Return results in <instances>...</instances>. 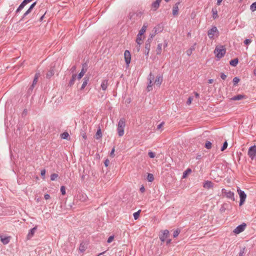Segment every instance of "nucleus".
<instances>
[{
	"instance_id": "4",
	"label": "nucleus",
	"mask_w": 256,
	"mask_h": 256,
	"mask_svg": "<svg viewBox=\"0 0 256 256\" xmlns=\"http://www.w3.org/2000/svg\"><path fill=\"white\" fill-rule=\"evenodd\" d=\"M222 192L224 194L227 198L234 201V192L231 191H228L225 188L222 190Z\"/></svg>"
},
{
	"instance_id": "42",
	"label": "nucleus",
	"mask_w": 256,
	"mask_h": 256,
	"mask_svg": "<svg viewBox=\"0 0 256 256\" xmlns=\"http://www.w3.org/2000/svg\"><path fill=\"white\" fill-rule=\"evenodd\" d=\"M152 82L148 81V84L147 86V90L148 92L152 90Z\"/></svg>"
},
{
	"instance_id": "21",
	"label": "nucleus",
	"mask_w": 256,
	"mask_h": 256,
	"mask_svg": "<svg viewBox=\"0 0 256 256\" xmlns=\"http://www.w3.org/2000/svg\"><path fill=\"white\" fill-rule=\"evenodd\" d=\"M108 80H102L100 86L103 90H106L108 88Z\"/></svg>"
},
{
	"instance_id": "49",
	"label": "nucleus",
	"mask_w": 256,
	"mask_h": 256,
	"mask_svg": "<svg viewBox=\"0 0 256 256\" xmlns=\"http://www.w3.org/2000/svg\"><path fill=\"white\" fill-rule=\"evenodd\" d=\"M154 79V75L152 74V72H150V74L149 76H148V81H152V82H153Z\"/></svg>"
},
{
	"instance_id": "63",
	"label": "nucleus",
	"mask_w": 256,
	"mask_h": 256,
	"mask_svg": "<svg viewBox=\"0 0 256 256\" xmlns=\"http://www.w3.org/2000/svg\"><path fill=\"white\" fill-rule=\"evenodd\" d=\"M110 164V160L108 159L105 160L104 162V166L107 167Z\"/></svg>"
},
{
	"instance_id": "10",
	"label": "nucleus",
	"mask_w": 256,
	"mask_h": 256,
	"mask_svg": "<svg viewBox=\"0 0 256 256\" xmlns=\"http://www.w3.org/2000/svg\"><path fill=\"white\" fill-rule=\"evenodd\" d=\"M169 235V231L167 230H164L162 232V234H161L160 236V240L162 242H164L166 238H168V236Z\"/></svg>"
},
{
	"instance_id": "19",
	"label": "nucleus",
	"mask_w": 256,
	"mask_h": 256,
	"mask_svg": "<svg viewBox=\"0 0 256 256\" xmlns=\"http://www.w3.org/2000/svg\"><path fill=\"white\" fill-rule=\"evenodd\" d=\"M28 4V3L26 2V0H24L16 10V13L20 12L22 10V9L24 7V6Z\"/></svg>"
},
{
	"instance_id": "16",
	"label": "nucleus",
	"mask_w": 256,
	"mask_h": 256,
	"mask_svg": "<svg viewBox=\"0 0 256 256\" xmlns=\"http://www.w3.org/2000/svg\"><path fill=\"white\" fill-rule=\"evenodd\" d=\"M90 80V76H86L83 78V83L80 88V90H83L86 86Z\"/></svg>"
},
{
	"instance_id": "44",
	"label": "nucleus",
	"mask_w": 256,
	"mask_h": 256,
	"mask_svg": "<svg viewBox=\"0 0 256 256\" xmlns=\"http://www.w3.org/2000/svg\"><path fill=\"white\" fill-rule=\"evenodd\" d=\"M58 176L57 174H52L50 176V180H54Z\"/></svg>"
},
{
	"instance_id": "37",
	"label": "nucleus",
	"mask_w": 256,
	"mask_h": 256,
	"mask_svg": "<svg viewBox=\"0 0 256 256\" xmlns=\"http://www.w3.org/2000/svg\"><path fill=\"white\" fill-rule=\"evenodd\" d=\"M1 240L4 244H6L9 242L10 238L8 237L1 238Z\"/></svg>"
},
{
	"instance_id": "33",
	"label": "nucleus",
	"mask_w": 256,
	"mask_h": 256,
	"mask_svg": "<svg viewBox=\"0 0 256 256\" xmlns=\"http://www.w3.org/2000/svg\"><path fill=\"white\" fill-rule=\"evenodd\" d=\"M32 8H29L24 13V14H23L22 16V18H21L20 20H23L24 18L28 15V14L30 12H31L32 10Z\"/></svg>"
},
{
	"instance_id": "56",
	"label": "nucleus",
	"mask_w": 256,
	"mask_h": 256,
	"mask_svg": "<svg viewBox=\"0 0 256 256\" xmlns=\"http://www.w3.org/2000/svg\"><path fill=\"white\" fill-rule=\"evenodd\" d=\"M148 154L150 158H154L156 156L155 154L152 152H148Z\"/></svg>"
},
{
	"instance_id": "57",
	"label": "nucleus",
	"mask_w": 256,
	"mask_h": 256,
	"mask_svg": "<svg viewBox=\"0 0 256 256\" xmlns=\"http://www.w3.org/2000/svg\"><path fill=\"white\" fill-rule=\"evenodd\" d=\"M252 40L250 39H246L244 41V44L246 45L249 44L250 43L252 42Z\"/></svg>"
},
{
	"instance_id": "59",
	"label": "nucleus",
	"mask_w": 256,
	"mask_h": 256,
	"mask_svg": "<svg viewBox=\"0 0 256 256\" xmlns=\"http://www.w3.org/2000/svg\"><path fill=\"white\" fill-rule=\"evenodd\" d=\"M192 97L191 96H190L186 102V104H188V105H190L191 103H192Z\"/></svg>"
},
{
	"instance_id": "47",
	"label": "nucleus",
	"mask_w": 256,
	"mask_h": 256,
	"mask_svg": "<svg viewBox=\"0 0 256 256\" xmlns=\"http://www.w3.org/2000/svg\"><path fill=\"white\" fill-rule=\"evenodd\" d=\"M212 14H213V18H216L218 16V14H217L218 12H217L216 10L212 8Z\"/></svg>"
},
{
	"instance_id": "64",
	"label": "nucleus",
	"mask_w": 256,
	"mask_h": 256,
	"mask_svg": "<svg viewBox=\"0 0 256 256\" xmlns=\"http://www.w3.org/2000/svg\"><path fill=\"white\" fill-rule=\"evenodd\" d=\"M164 124V122H162L160 124H158L157 126V130H160V128H161L163 126Z\"/></svg>"
},
{
	"instance_id": "25",
	"label": "nucleus",
	"mask_w": 256,
	"mask_h": 256,
	"mask_svg": "<svg viewBox=\"0 0 256 256\" xmlns=\"http://www.w3.org/2000/svg\"><path fill=\"white\" fill-rule=\"evenodd\" d=\"M76 79V74H74L72 75V78L69 82L68 86H72L74 84V82H75V80Z\"/></svg>"
},
{
	"instance_id": "5",
	"label": "nucleus",
	"mask_w": 256,
	"mask_h": 256,
	"mask_svg": "<svg viewBox=\"0 0 256 256\" xmlns=\"http://www.w3.org/2000/svg\"><path fill=\"white\" fill-rule=\"evenodd\" d=\"M237 191L240 198V206L244 203L246 198V195L244 191L242 190L239 188H238Z\"/></svg>"
},
{
	"instance_id": "22",
	"label": "nucleus",
	"mask_w": 256,
	"mask_h": 256,
	"mask_svg": "<svg viewBox=\"0 0 256 256\" xmlns=\"http://www.w3.org/2000/svg\"><path fill=\"white\" fill-rule=\"evenodd\" d=\"M246 98V96L243 94H238L233 96L231 100H239L242 98Z\"/></svg>"
},
{
	"instance_id": "61",
	"label": "nucleus",
	"mask_w": 256,
	"mask_h": 256,
	"mask_svg": "<svg viewBox=\"0 0 256 256\" xmlns=\"http://www.w3.org/2000/svg\"><path fill=\"white\" fill-rule=\"evenodd\" d=\"M40 174L42 176H43V178H44L46 174V170L44 169L41 170Z\"/></svg>"
},
{
	"instance_id": "45",
	"label": "nucleus",
	"mask_w": 256,
	"mask_h": 256,
	"mask_svg": "<svg viewBox=\"0 0 256 256\" xmlns=\"http://www.w3.org/2000/svg\"><path fill=\"white\" fill-rule=\"evenodd\" d=\"M240 80L238 78L234 77L232 80V82L234 83V86L236 85V84L240 82Z\"/></svg>"
},
{
	"instance_id": "40",
	"label": "nucleus",
	"mask_w": 256,
	"mask_h": 256,
	"mask_svg": "<svg viewBox=\"0 0 256 256\" xmlns=\"http://www.w3.org/2000/svg\"><path fill=\"white\" fill-rule=\"evenodd\" d=\"M142 41V36L139 35V34H138L136 42L138 45L140 44Z\"/></svg>"
},
{
	"instance_id": "7",
	"label": "nucleus",
	"mask_w": 256,
	"mask_h": 256,
	"mask_svg": "<svg viewBox=\"0 0 256 256\" xmlns=\"http://www.w3.org/2000/svg\"><path fill=\"white\" fill-rule=\"evenodd\" d=\"M142 15V12H137L136 13H132L130 12L128 16L130 19L131 20H134L133 22H134L135 18L136 19L140 18Z\"/></svg>"
},
{
	"instance_id": "13",
	"label": "nucleus",
	"mask_w": 256,
	"mask_h": 256,
	"mask_svg": "<svg viewBox=\"0 0 256 256\" xmlns=\"http://www.w3.org/2000/svg\"><path fill=\"white\" fill-rule=\"evenodd\" d=\"M180 2H176L174 6L172 8V14L174 16H176L178 14V5L180 4Z\"/></svg>"
},
{
	"instance_id": "53",
	"label": "nucleus",
	"mask_w": 256,
	"mask_h": 256,
	"mask_svg": "<svg viewBox=\"0 0 256 256\" xmlns=\"http://www.w3.org/2000/svg\"><path fill=\"white\" fill-rule=\"evenodd\" d=\"M84 74L80 72L79 74L77 76L76 75V78L78 80H80L82 77L84 76Z\"/></svg>"
},
{
	"instance_id": "62",
	"label": "nucleus",
	"mask_w": 256,
	"mask_h": 256,
	"mask_svg": "<svg viewBox=\"0 0 256 256\" xmlns=\"http://www.w3.org/2000/svg\"><path fill=\"white\" fill-rule=\"evenodd\" d=\"M114 148H113L111 150V152L110 153V156L111 157H114Z\"/></svg>"
},
{
	"instance_id": "52",
	"label": "nucleus",
	"mask_w": 256,
	"mask_h": 256,
	"mask_svg": "<svg viewBox=\"0 0 256 256\" xmlns=\"http://www.w3.org/2000/svg\"><path fill=\"white\" fill-rule=\"evenodd\" d=\"M245 249H246L245 247L242 248L240 250V252L238 254V256H243L244 254Z\"/></svg>"
},
{
	"instance_id": "48",
	"label": "nucleus",
	"mask_w": 256,
	"mask_h": 256,
	"mask_svg": "<svg viewBox=\"0 0 256 256\" xmlns=\"http://www.w3.org/2000/svg\"><path fill=\"white\" fill-rule=\"evenodd\" d=\"M140 211V210H139L134 214V217L135 220H137L138 218Z\"/></svg>"
},
{
	"instance_id": "26",
	"label": "nucleus",
	"mask_w": 256,
	"mask_h": 256,
	"mask_svg": "<svg viewBox=\"0 0 256 256\" xmlns=\"http://www.w3.org/2000/svg\"><path fill=\"white\" fill-rule=\"evenodd\" d=\"M102 136V130H101V129L100 128H99L98 130H97V132L96 134V135H95V138L96 139V140H98L100 139V138H101Z\"/></svg>"
},
{
	"instance_id": "60",
	"label": "nucleus",
	"mask_w": 256,
	"mask_h": 256,
	"mask_svg": "<svg viewBox=\"0 0 256 256\" xmlns=\"http://www.w3.org/2000/svg\"><path fill=\"white\" fill-rule=\"evenodd\" d=\"M227 77V76L225 74H224V73H221L220 74V78L222 79L223 80H226V78Z\"/></svg>"
},
{
	"instance_id": "34",
	"label": "nucleus",
	"mask_w": 256,
	"mask_h": 256,
	"mask_svg": "<svg viewBox=\"0 0 256 256\" xmlns=\"http://www.w3.org/2000/svg\"><path fill=\"white\" fill-rule=\"evenodd\" d=\"M162 46V44H159L158 45L157 48L156 49V53L157 54H161Z\"/></svg>"
},
{
	"instance_id": "35",
	"label": "nucleus",
	"mask_w": 256,
	"mask_h": 256,
	"mask_svg": "<svg viewBox=\"0 0 256 256\" xmlns=\"http://www.w3.org/2000/svg\"><path fill=\"white\" fill-rule=\"evenodd\" d=\"M204 147L206 149H208V150L210 149L212 147V143L209 141H206Z\"/></svg>"
},
{
	"instance_id": "1",
	"label": "nucleus",
	"mask_w": 256,
	"mask_h": 256,
	"mask_svg": "<svg viewBox=\"0 0 256 256\" xmlns=\"http://www.w3.org/2000/svg\"><path fill=\"white\" fill-rule=\"evenodd\" d=\"M226 52V49L224 46H217L214 50L216 56L220 59L223 57Z\"/></svg>"
},
{
	"instance_id": "9",
	"label": "nucleus",
	"mask_w": 256,
	"mask_h": 256,
	"mask_svg": "<svg viewBox=\"0 0 256 256\" xmlns=\"http://www.w3.org/2000/svg\"><path fill=\"white\" fill-rule=\"evenodd\" d=\"M124 56L126 63V65L128 66L130 63V62L131 60V55L130 52L128 50H125L124 52Z\"/></svg>"
},
{
	"instance_id": "6",
	"label": "nucleus",
	"mask_w": 256,
	"mask_h": 256,
	"mask_svg": "<svg viewBox=\"0 0 256 256\" xmlns=\"http://www.w3.org/2000/svg\"><path fill=\"white\" fill-rule=\"evenodd\" d=\"M248 154L252 160L254 159V158L256 155V146L255 145L250 146L248 148Z\"/></svg>"
},
{
	"instance_id": "46",
	"label": "nucleus",
	"mask_w": 256,
	"mask_h": 256,
	"mask_svg": "<svg viewBox=\"0 0 256 256\" xmlns=\"http://www.w3.org/2000/svg\"><path fill=\"white\" fill-rule=\"evenodd\" d=\"M228 142L226 141L224 142L223 144V146H222L221 148V151L223 152L228 147Z\"/></svg>"
},
{
	"instance_id": "39",
	"label": "nucleus",
	"mask_w": 256,
	"mask_h": 256,
	"mask_svg": "<svg viewBox=\"0 0 256 256\" xmlns=\"http://www.w3.org/2000/svg\"><path fill=\"white\" fill-rule=\"evenodd\" d=\"M87 199V196H86L84 194H80V200L82 202H84Z\"/></svg>"
},
{
	"instance_id": "32",
	"label": "nucleus",
	"mask_w": 256,
	"mask_h": 256,
	"mask_svg": "<svg viewBox=\"0 0 256 256\" xmlns=\"http://www.w3.org/2000/svg\"><path fill=\"white\" fill-rule=\"evenodd\" d=\"M147 26H146L145 24H144L141 30H140L138 34L139 35L142 36L146 32V29Z\"/></svg>"
},
{
	"instance_id": "29",
	"label": "nucleus",
	"mask_w": 256,
	"mask_h": 256,
	"mask_svg": "<svg viewBox=\"0 0 256 256\" xmlns=\"http://www.w3.org/2000/svg\"><path fill=\"white\" fill-rule=\"evenodd\" d=\"M238 62V58H234L230 61V64L234 66H236Z\"/></svg>"
},
{
	"instance_id": "2",
	"label": "nucleus",
	"mask_w": 256,
	"mask_h": 256,
	"mask_svg": "<svg viewBox=\"0 0 256 256\" xmlns=\"http://www.w3.org/2000/svg\"><path fill=\"white\" fill-rule=\"evenodd\" d=\"M126 126V122L124 118L120 120L118 126V132L120 136H122L124 134V128Z\"/></svg>"
},
{
	"instance_id": "41",
	"label": "nucleus",
	"mask_w": 256,
	"mask_h": 256,
	"mask_svg": "<svg viewBox=\"0 0 256 256\" xmlns=\"http://www.w3.org/2000/svg\"><path fill=\"white\" fill-rule=\"evenodd\" d=\"M154 34H152L150 36V38H148V39L146 40V44H150V43L152 42V38L154 36Z\"/></svg>"
},
{
	"instance_id": "38",
	"label": "nucleus",
	"mask_w": 256,
	"mask_h": 256,
	"mask_svg": "<svg viewBox=\"0 0 256 256\" xmlns=\"http://www.w3.org/2000/svg\"><path fill=\"white\" fill-rule=\"evenodd\" d=\"M60 136L62 138L68 139L69 136V134L68 132H64L60 134Z\"/></svg>"
},
{
	"instance_id": "18",
	"label": "nucleus",
	"mask_w": 256,
	"mask_h": 256,
	"mask_svg": "<svg viewBox=\"0 0 256 256\" xmlns=\"http://www.w3.org/2000/svg\"><path fill=\"white\" fill-rule=\"evenodd\" d=\"M28 4V3L26 2V0H24L16 10V13L20 12L22 10V9L24 7V6Z\"/></svg>"
},
{
	"instance_id": "31",
	"label": "nucleus",
	"mask_w": 256,
	"mask_h": 256,
	"mask_svg": "<svg viewBox=\"0 0 256 256\" xmlns=\"http://www.w3.org/2000/svg\"><path fill=\"white\" fill-rule=\"evenodd\" d=\"M40 21L42 22L44 18L45 14H46V12H44V10H40Z\"/></svg>"
},
{
	"instance_id": "54",
	"label": "nucleus",
	"mask_w": 256,
	"mask_h": 256,
	"mask_svg": "<svg viewBox=\"0 0 256 256\" xmlns=\"http://www.w3.org/2000/svg\"><path fill=\"white\" fill-rule=\"evenodd\" d=\"M35 86H34V84H32L30 86L29 88L28 89V94H31L32 92V90L34 88Z\"/></svg>"
},
{
	"instance_id": "3",
	"label": "nucleus",
	"mask_w": 256,
	"mask_h": 256,
	"mask_svg": "<svg viewBox=\"0 0 256 256\" xmlns=\"http://www.w3.org/2000/svg\"><path fill=\"white\" fill-rule=\"evenodd\" d=\"M219 32L216 26H213L212 28L208 32V36L210 39H213L215 35L218 36Z\"/></svg>"
},
{
	"instance_id": "17",
	"label": "nucleus",
	"mask_w": 256,
	"mask_h": 256,
	"mask_svg": "<svg viewBox=\"0 0 256 256\" xmlns=\"http://www.w3.org/2000/svg\"><path fill=\"white\" fill-rule=\"evenodd\" d=\"M28 4V3L26 2V0H24L16 10V13L20 12L22 10V9L24 7V6Z\"/></svg>"
},
{
	"instance_id": "28",
	"label": "nucleus",
	"mask_w": 256,
	"mask_h": 256,
	"mask_svg": "<svg viewBox=\"0 0 256 256\" xmlns=\"http://www.w3.org/2000/svg\"><path fill=\"white\" fill-rule=\"evenodd\" d=\"M196 44H194L191 46L189 49H188L186 52V54L188 56H190L192 53V52L195 50V47H194V46Z\"/></svg>"
},
{
	"instance_id": "50",
	"label": "nucleus",
	"mask_w": 256,
	"mask_h": 256,
	"mask_svg": "<svg viewBox=\"0 0 256 256\" xmlns=\"http://www.w3.org/2000/svg\"><path fill=\"white\" fill-rule=\"evenodd\" d=\"M250 10L252 12H254L256 10V2L252 4L250 6Z\"/></svg>"
},
{
	"instance_id": "58",
	"label": "nucleus",
	"mask_w": 256,
	"mask_h": 256,
	"mask_svg": "<svg viewBox=\"0 0 256 256\" xmlns=\"http://www.w3.org/2000/svg\"><path fill=\"white\" fill-rule=\"evenodd\" d=\"M114 239V236H110L108 239V240H107V242L108 243H110Z\"/></svg>"
},
{
	"instance_id": "43",
	"label": "nucleus",
	"mask_w": 256,
	"mask_h": 256,
	"mask_svg": "<svg viewBox=\"0 0 256 256\" xmlns=\"http://www.w3.org/2000/svg\"><path fill=\"white\" fill-rule=\"evenodd\" d=\"M180 230L179 229H177L176 230H174L173 233L174 238L177 237L178 235L180 234Z\"/></svg>"
},
{
	"instance_id": "8",
	"label": "nucleus",
	"mask_w": 256,
	"mask_h": 256,
	"mask_svg": "<svg viewBox=\"0 0 256 256\" xmlns=\"http://www.w3.org/2000/svg\"><path fill=\"white\" fill-rule=\"evenodd\" d=\"M246 226V224L245 223H242V224L238 226L234 230L233 232L236 234H239L240 233L244 231Z\"/></svg>"
},
{
	"instance_id": "12",
	"label": "nucleus",
	"mask_w": 256,
	"mask_h": 256,
	"mask_svg": "<svg viewBox=\"0 0 256 256\" xmlns=\"http://www.w3.org/2000/svg\"><path fill=\"white\" fill-rule=\"evenodd\" d=\"M162 0H156L155 2L152 4V9L154 10H156L160 6V4Z\"/></svg>"
},
{
	"instance_id": "30",
	"label": "nucleus",
	"mask_w": 256,
	"mask_h": 256,
	"mask_svg": "<svg viewBox=\"0 0 256 256\" xmlns=\"http://www.w3.org/2000/svg\"><path fill=\"white\" fill-rule=\"evenodd\" d=\"M88 66L86 62L83 64L82 68V69L80 72L85 74V73L86 72V71L88 70Z\"/></svg>"
},
{
	"instance_id": "24",
	"label": "nucleus",
	"mask_w": 256,
	"mask_h": 256,
	"mask_svg": "<svg viewBox=\"0 0 256 256\" xmlns=\"http://www.w3.org/2000/svg\"><path fill=\"white\" fill-rule=\"evenodd\" d=\"M87 248V245L84 242H81L79 250L80 252H84Z\"/></svg>"
},
{
	"instance_id": "51",
	"label": "nucleus",
	"mask_w": 256,
	"mask_h": 256,
	"mask_svg": "<svg viewBox=\"0 0 256 256\" xmlns=\"http://www.w3.org/2000/svg\"><path fill=\"white\" fill-rule=\"evenodd\" d=\"M60 192L62 195H65L66 194V187L64 186H62L60 188Z\"/></svg>"
},
{
	"instance_id": "11",
	"label": "nucleus",
	"mask_w": 256,
	"mask_h": 256,
	"mask_svg": "<svg viewBox=\"0 0 256 256\" xmlns=\"http://www.w3.org/2000/svg\"><path fill=\"white\" fill-rule=\"evenodd\" d=\"M36 229L37 226H36L30 230L26 236L28 240H30L34 236Z\"/></svg>"
},
{
	"instance_id": "55",
	"label": "nucleus",
	"mask_w": 256,
	"mask_h": 256,
	"mask_svg": "<svg viewBox=\"0 0 256 256\" xmlns=\"http://www.w3.org/2000/svg\"><path fill=\"white\" fill-rule=\"evenodd\" d=\"M191 170L190 168H188L184 172V174H183V177L184 178H185L186 176V174L188 173V172H191Z\"/></svg>"
},
{
	"instance_id": "15",
	"label": "nucleus",
	"mask_w": 256,
	"mask_h": 256,
	"mask_svg": "<svg viewBox=\"0 0 256 256\" xmlns=\"http://www.w3.org/2000/svg\"><path fill=\"white\" fill-rule=\"evenodd\" d=\"M203 186L206 188L210 189L213 188L214 184L211 181L207 180L204 182Z\"/></svg>"
},
{
	"instance_id": "14",
	"label": "nucleus",
	"mask_w": 256,
	"mask_h": 256,
	"mask_svg": "<svg viewBox=\"0 0 256 256\" xmlns=\"http://www.w3.org/2000/svg\"><path fill=\"white\" fill-rule=\"evenodd\" d=\"M54 68L52 66L50 68V70L46 74V78H50L54 74Z\"/></svg>"
},
{
	"instance_id": "20",
	"label": "nucleus",
	"mask_w": 256,
	"mask_h": 256,
	"mask_svg": "<svg viewBox=\"0 0 256 256\" xmlns=\"http://www.w3.org/2000/svg\"><path fill=\"white\" fill-rule=\"evenodd\" d=\"M28 4V3L26 2V0H24L16 10V13L20 12L22 10V9L24 7V6Z\"/></svg>"
},
{
	"instance_id": "27",
	"label": "nucleus",
	"mask_w": 256,
	"mask_h": 256,
	"mask_svg": "<svg viewBox=\"0 0 256 256\" xmlns=\"http://www.w3.org/2000/svg\"><path fill=\"white\" fill-rule=\"evenodd\" d=\"M150 48V44H145V48L144 52L145 54L148 56Z\"/></svg>"
},
{
	"instance_id": "23",
	"label": "nucleus",
	"mask_w": 256,
	"mask_h": 256,
	"mask_svg": "<svg viewBox=\"0 0 256 256\" xmlns=\"http://www.w3.org/2000/svg\"><path fill=\"white\" fill-rule=\"evenodd\" d=\"M162 82V77L161 76H158L156 78L154 83L160 86Z\"/></svg>"
},
{
	"instance_id": "36",
	"label": "nucleus",
	"mask_w": 256,
	"mask_h": 256,
	"mask_svg": "<svg viewBox=\"0 0 256 256\" xmlns=\"http://www.w3.org/2000/svg\"><path fill=\"white\" fill-rule=\"evenodd\" d=\"M147 180L150 182H152L154 180V175L152 174H148Z\"/></svg>"
}]
</instances>
